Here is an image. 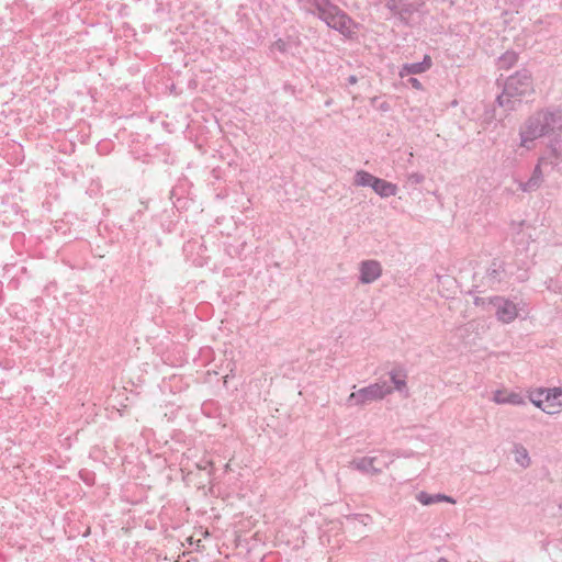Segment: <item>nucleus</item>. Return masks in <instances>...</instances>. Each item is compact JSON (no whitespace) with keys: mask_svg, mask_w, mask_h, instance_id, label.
Here are the masks:
<instances>
[{"mask_svg":"<svg viewBox=\"0 0 562 562\" xmlns=\"http://www.w3.org/2000/svg\"><path fill=\"white\" fill-rule=\"evenodd\" d=\"M530 403L548 415L562 413V387H537L528 390Z\"/></svg>","mask_w":562,"mask_h":562,"instance_id":"1","label":"nucleus"},{"mask_svg":"<svg viewBox=\"0 0 562 562\" xmlns=\"http://www.w3.org/2000/svg\"><path fill=\"white\" fill-rule=\"evenodd\" d=\"M555 122V116L548 112H539L531 116L521 132V146L529 148V144L550 132Z\"/></svg>","mask_w":562,"mask_h":562,"instance_id":"2","label":"nucleus"},{"mask_svg":"<svg viewBox=\"0 0 562 562\" xmlns=\"http://www.w3.org/2000/svg\"><path fill=\"white\" fill-rule=\"evenodd\" d=\"M533 92V83L530 75L516 74L508 78L502 95L498 98L501 105L510 102L512 99L520 100Z\"/></svg>","mask_w":562,"mask_h":562,"instance_id":"3","label":"nucleus"},{"mask_svg":"<svg viewBox=\"0 0 562 562\" xmlns=\"http://www.w3.org/2000/svg\"><path fill=\"white\" fill-rule=\"evenodd\" d=\"M319 14L328 26L339 31L346 36L351 37L358 31V24L335 5L325 3L324 7L319 8Z\"/></svg>","mask_w":562,"mask_h":562,"instance_id":"4","label":"nucleus"},{"mask_svg":"<svg viewBox=\"0 0 562 562\" xmlns=\"http://www.w3.org/2000/svg\"><path fill=\"white\" fill-rule=\"evenodd\" d=\"M391 393L392 387L389 386L386 382H381L352 392L349 398L350 401H355L358 405H366L374 401H380Z\"/></svg>","mask_w":562,"mask_h":562,"instance_id":"5","label":"nucleus"},{"mask_svg":"<svg viewBox=\"0 0 562 562\" xmlns=\"http://www.w3.org/2000/svg\"><path fill=\"white\" fill-rule=\"evenodd\" d=\"M492 401L497 405H513V406H524L526 405V398L521 392L508 389L501 387L492 393Z\"/></svg>","mask_w":562,"mask_h":562,"instance_id":"6","label":"nucleus"},{"mask_svg":"<svg viewBox=\"0 0 562 562\" xmlns=\"http://www.w3.org/2000/svg\"><path fill=\"white\" fill-rule=\"evenodd\" d=\"M382 268L375 260H367L360 265V280L362 283H371L380 278Z\"/></svg>","mask_w":562,"mask_h":562,"instance_id":"7","label":"nucleus"},{"mask_svg":"<svg viewBox=\"0 0 562 562\" xmlns=\"http://www.w3.org/2000/svg\"><path fill=\"white\" fill-rule=\"evenodd\" d=\"M432 66V60L429 55H425L422 63H415V64H405L402 66L398 75L400 77L404 78L408 75H417L423 74L430 69Z\"/></svg>","mask_w":562,"mask_h":562,"instance_id":"8","label":"nucleus"},{"mask_svg":"<svg viewBox=\"0 0 562 562\" xmlns=\"http://www.w3.org/2000/svg\"><path fill=\"white\" fill-rule=\"evenodd\" d=\"M497 317L504 323H510L517 317V307L514 303L507 300H497Z\"/></svg>","mask_w":562,"mask_h":562,"instance_id":"9","label":"nucleus"},{"mask_svg":"<svg viewBox=\"0 0 562 562\" xmlns=\"http://www.w3.org/2000/svg\"><path fill=\"white\" fill-rule=\"evenodd\" d=\"M372 189L374 190L375 193L383 198L395 195L397 192V188L395 184L379 178H375V180L373 181Z\"/></svg>","mask_w":562,"mask_h":562,"instance_id":"10","label":"nucleus"},{"mask_svg":"<svg viewBox=\"0 0 562 562\" xmlns=\"http://www.w3.org/2000/svg\"><path fill=\"white\" fill-rule=\"evenodd\" d=\"M417 499L419 503H422L423 505H431L434 503H438V502H448V503H452L454 504V501L449 497V496H446V495H429L425 492H420L418 495H417Z\"/></svg>","mask_w":562,"mask_h":562,"instance_id":"11","label":"nucleus"},{"mask_svg":"<svg viewBox=\"0 0 562 562\" xmlns=\"http://www.w3.org/2000/svg\"><path fill=\"white\" fill-rule=\"evenodd\" d=\"M376 177L370 175L367 171H358L355 177V183L361 187H371Z\"/></svg>","mask_w":562,"mask_h":562,"instance_id":"12","label":"nucleus"},{"mask_svg":"<svg viewBox=\"0 0 562 562\" xmlns=\"http://www.w3.org/2000/svg\"><path fill=\"white\" fill-rule=\"evenodd\" d=\"M391 380L396 390H402L406 385V373L401 369L393 370L391 372Z\"/></svg>","mask_w":562,"mask_h":562,"instance_id":"13","label":"nucleus"},{"mask_svg":"<svg viewBox=\"0 0 562 562\" xmlns=\"http://www.w3.org/2000/svg\"><path fill=\"white\" fill-rule=\"evenodd\" d=\"M517 460L521 462V464H528L529 458L527 451L525 449L517 450Z\"/></svg>","mask_w":562,"mask_h":562,"instance_id":"14","label":"nucleus"},{"mask_svg":"<svg viewBox=\"0 0 562 562\" xmlns=\"http://www.w3.org/2000/svg\"><path fill=\"white\" fill-rule=\"evenodd\" d=\"M409 83H411V85H412V87H413L414 89H416V90H422V89H423V85H422V82H420L418 79H416V78H411V79H409Z\"/></svg>","mask_w":562,"mask_h":562,"instance_id":"15","label":"nucleus"},{"mask_svg":"<svg viewBox=\"0 0 562 562\" xmlns=\"http://www.w3.org/2000/svg\"><path fill=\"white\" fill-rule=\"evenodd\" d=\"M200 535H201V536H203V537H207V536H209V531H207L206 529H205V530H203V529L201 528V530H200Z\"/></svg>","mask_w":562,"mask_h":562,"instance_id":"16","label":"nucleus"}]
</instances>
